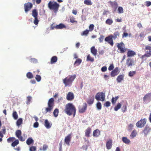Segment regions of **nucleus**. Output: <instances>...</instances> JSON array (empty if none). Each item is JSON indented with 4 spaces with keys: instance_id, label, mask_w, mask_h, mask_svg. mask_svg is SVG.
Instances as JSON below:
<instances>
[{
    "instance_id": "1",
    "label": "nucleus",
    "mask_w": 151,
    "mask_h": 151,
    "mask_svg": "<svg viewBox=\"0 0 151 151\" xmlns=\"http://www.w3.org/2000/svg\"><path fill=\"white\" fill-rule=\"evenodd\" d=\"M65 112L69 116L73 115L74 117L76 114V109L75 106L71 103H68L66 104L65 109Z\"/></svg>"
},
{
    "instance_id": "2",
    "label": "nucleus",
    "mask_w": 151,
    "mask_h": 151,
    "mask_svg": "<svg viewBox=\"0 0 151 151\" xmlns=\"http://www.w3.org/2000/svg\"><path fill=\"white\" fill-rule=\"evenodd\" d=\"M76 74L69 75L63 80V82L65 86H70L76 78Z\"/></svg>"
},
{
    "instance_id": "3",
    "label": "nucleus",
    "mask_w": 151,
    "mask_h": 151,
    "mask_svg": "<svg viewBox=\"0 0 151 151\" xmlns=\"http://www.w3.org/2000/svg\"><path fill=\"white\" fill-rule=\"evenodd\" d=\"M48 107L42 109L44 113L46 114L47 112L50 113L52 110L54 106V100L53 98L50 99L47 103Z\"/></svg>"
},
{
    "instance_id": "4",
    "label": "nucleus",
    "mask_w": 151,
    "mask_h": 151,
    "mask_svg": "<svg viewBox=\"0 0 151 151\" xmlns=\"http://www.w3.org/2000/svg\"><path fill=\"white\" fill-rule=\"evenodd\" d=\"M60 5L56 2L50 1L48 4V7L55 13H56L58 10Z\"/></svg>"
},
{
    "instance_id": "5",
    "label": "nucleus",
    "mask_w": 151,
    "mask_h": 151,
    "mask_svg": "<svg viewBox=\"0 0 151 151\" xmlns=\"http://www.w3.org/2000/svg\"><path fill=\"white\" fill-rule=\"evenodd\" d=\"M105 94L103 92H98L95 96V99L97 101H104L105 100Z\"/></svg>"
},
{
    "instance_id": "6",
    "label": "nucleus",
    "mask_w": 151,
    "mask_h": 151,
    "mask_svg": "<svg viewBox=\"0 0 151 151\" xmlns=\"http://www.w3.org/2000/svg\"><path fill=\"white\" fill-rule=\"evenodd\" d=\"M146 122L147 120L145 118L141 119L136 123V126L139 128H142L145 126L146 124Z\"/></svg>"
},
{
    "instance_id": "7",
    "label": "nucleus",
    "mask_w": 151,
    "mask_h": 151,
    "mask_svg": "<svg viewBox=\"0 0 151 151\" xmlns=\"http://www.w3.org/2000/svg\"><path fill=\"white\" fill-rule=\"evenodd\" d=\"M87 108V105L85 103L83 104L82 105H79L78 107V112L80 113H84Z\"/></svg>"
},
{
    "instance_id": "8",
    "label": "nucleus",
    "mask_w": 151,
    "mask_h": 151,
    "mask_svg": "<svg viewBox=\"0 0 151 151\" xmlns=\"http://www.w3.org/2000/svg\"><path fill=\"white\" fill-rule=\"evenodd\" d=\"M117 47L121 53H123L125 52L126 49L125 47V45L123 42L117 44Z\"/></svg>"
},
{
    "instance_id": "9",
    "label": "nucleus",
    "mask_w": 151,
    "mask_h": 151,
    "mask_svg": "<svg viewBox=\"0 0 151 151\" xmlns=\"http://www.w3.org/2000/svg\"><path fill=\"white\" fill-rule=\"evenodd\" d=\"M109 3L110 5L111 6L113 12H115L118 8V4L116 1H109Z\"/></svg>"
},
{
    "instance_id": "10",
    "label": "nucleus",
    "mask_w": 151,
    "mask_h": 151,
    "mask_svg": "<svg viewBox=\"0 0 151 151\" xmlns=\"http://www.w3.org/2000/svg\"><path fill=\"white\" fill-rule=\"evenodd\" d=\"M33 6L32 3L30 2H28L25 3L24 5V7L25 12L27 13L32 8Z\"/></svg>"
},
{
    "instance_id": "11",
    "label": "nucleus",
    "mask_w": 151,
    "mask_h": 151,
    "mask_svg": "<svg viewBox=\"0 0 151 151\" xmlns=\"http://www.w3.org/2000/svg\"><path fill=\"white\" fill-rule=\"evenodd\" d=\"M72 134L70 133L65 137L64 141L65 143L68 145H70V142L72 137Z\"/></svg>"
},
{
    "instance_id": "12",
    "label": "nucleus",
    "mask_w": 151,
    "mask_h": 151,
    "mask_svg": "<svg viewBox=\"0 0 151 151\" xmlns=\"http://www.w3.org/2000/svg\"><path fill=\"white\" fill-rule=\"evenodd\" d=\"M105 40L111 46H113V40L112 37H111L110 35L106 37L105 39Z\"/></svg>"
},
{
    "instance_id": "13",
    "label": "nucleus",
    "mask_w": 151,
    "mask_h": 151,
    "mask_svg": "<svg viewBox=\"0 0 151 151\" xmlns=\"http://www.w3.org/2000/svg\"><path fill=\"white\" fill-rule=\"evenodd\" d=\"M119 69L118 67H116L111 73V76L112 77H114L117 76L119 73Z\"/></svg>"
},
{
    "instance_id": "14",
    "label": "nucleus",
    "mask_w": 151,
    "mask_h": 151,
    "mask_svg": "<svg viewBox=\"0 0 151 151\" xmlns=\"http://www.w3.org/2000/svg\"><path fill=\"white\" fill-rule=\"evenodd\" d=\"M151 100V93L146 94L144 97L143 100L144 102H146L147 101H150Z\"/></svg>"
},
{
    "instance_id": "15",
    "label": "nucleus",
    "mask_w": 151,
    "mask_h": 151,
    "mask_svg": "<svg viewBox=\"0 0 151 151\" xmlns=\"http://www.w3.org/2000/svg\"><path fill=\"white\" fill-rule=\"evenodd\" d=\"M151 130V128L149 126L147 125L145 127L143 133H144L145 136H147Z\"/></svg>"
},
{
    "instance_id": "16",
    "label": "nucleus",
    "mask_w": 151,
    "mask_h": 151,
    "mask_svg": "<svg viewBox=\"0 0 151 151\" xmlns=\"http://www.w3.org/2000/svg\"><path fill=\"white\" fill-rule=\"evenodd\" d=\"M112 145V141L111 139H109L107 141L106 143V147L108 150L110 149Z\"/></svg>"
},
{
    "instance_id": "17",
    "label": "nucleus",
    "mask_w": 151,
    "mask_h": 151,
    "mask_svg": "<svg viewBox=\"0 0 151 151\" xmlns=\"http://www.w3.org/2000/svg\"><path fill=\"white\" fill-rule=\"evenodd\" d=\"M74 98V96L73 93L71 92H69L68 93L66 99L68 100L71 101Z\"/></svg>"
},
{
    "instance_id": "18",
    "label": "nucleus",
    "mask_w": 151,
    "mask_h": 151,
    "mask_svg": "<svg viewBox=\"0 0 151 151\" xmlns=\"http://www.w3.org/2000/svg\"><path fill=\"white\" fill-rule=\"evenodd\" d=\"M124 77V74L120 75L118 76L116 78V81L117 83H120L122 81H123Z\"/></svg>"
},
{
    "instance_id": "19",
    "label": "nucleus",
    "mask_w": 151,
    "mask_h": 151,
    "mask_svg": "<svg viewBox=\"0 0 151 151\" xmlns=\"http://www.w3.org/2000/svg\"><path fill=\"white\" fill-rule=\"evenodd\" d=\"M44 125L47 129L50 128L52 126V124L50 123L47 119H45V121Z\"/></svg>"
},
{
    "instance_id": "20",
    "label": "nucleus",
    "mask_w": 151,
    "mask_h": 151,
    "mask_svg": "<svg viewBox=\"0 0 151 151\" xmlns=\"http://www.w3.org/2000/svg\"><path fill=\"white\" fill-rule=\"evenodd\" d=\"M119 35L120 34L119 32L116 31L114 33L113 35H110L113 39L115 40L119 37Z\"/></svg>"
},
{
    "instance_id": "21",
    "label": "nucleus",
    "mask_w": 151,
    "mask_h": 151,
    "mask_svg": "<svg viewBox=\"0 0 151 151\" xmlns=\"http://www.w3.org/2000/svg\"><path fill=\"white\" fill-rule=\"evenodd\" d=\"M6 133V129L5 128L2 129L1 131H0V142L2 141V138L3 137L4 135L3 133L5 134Z\"/></svg>"
},
{
    "instance_id": "22",
    "label": "nucleus",
    "mask_w": 151,
    "mask_h": 151,
    "mask_svg": "<svg viewBox=\"0 0 151 151\" xmlns=\"http://www.w3.org/2000/svg\"><path fill=\"white\" fill-rule=\"evenodd\" d=\"M91 132V129L90 127H88L86 130L85 136L88 137H90V134Z\"/></svg>"
},
{
    "instance_id": "23",
    "label": "nucleus",
    "mask_w": 151,
    "mask_h": 151,
    "mask_svg": "<svg viewBox=\"0 0 151 151\" xmlns=\"http://www.w3.org/2000/svg\"><path fill=\"white\" fill-rule=\"evenodd\" d=\"M91 51L92 54L94 56H96L97 54V50L95 47L93 46L91 48Z\"/></svg>"
},
{
    "instance_id": "24",
    "label": "nucleus",
    "mask_w": 151,
    "mask_h": 151,
    "mask_svg": "<svg viewBox=\"0 0 151 151\" xmlns=\"http://www.w3.org/2000/svg\"><path fill=\"white\" fill-rule=\"evenodd\" d=\"M100 135V132L98 129H96L94 130L93 133V135L94 137H97Z\"/></svg>"
},
{
    "instance_id": "25",
    "label": "nucleus",
    "mask_w": 151,
    "mask_h": 151,
    "mask_svg": "<svg viewBox=\"0 0 151 151\" xmlns=\"http://www.w3.org/2000/svg\"><path fill=\"white\" fill-rule=\"evenodd\" d=\"M26 142L28 145H30L31 144H33L34 143V141L32 137H30L28 138L26 141Z\"/></svg>"
},
{
    "instance_id": "26",
    "label": "nucleus",
    "mask_w": 151,
    "mask_h": 151,
    "mask_svg": "<svg viewBox=\"0 0 151 151\" xmlns=\"http://www.w3.org/2000/svg\"><path fill=\"white\" fill-rule=\"evenodd\" d=\"M66 26L63 24L60 23L59 25H57L55 28L56 29H62L64 28H65Z\"/></svg>"
},
{
    "instance_id": "27",
    "label": "nucleus",
    "mask_w": 151,
    "mask_h": 151,
    "mask_svg": "<svg viewBox=\"0 0 151 151\" xmlns=\"http://www.w3.org/2000/svg\"><path fill=\"white\" fill-rule=\"evenodd\" d=\"M57 57L56 56H53L51 58L50 63L51 64L55 63L57 62Z\"/></svg>"
},
{
    "instance_id": "28",
    "label": "nucleus",
    "mask_w": 151,
    "mask_h": 151,
    "mask_svg": "<svg viewBox=\"0 0 151 151\" xmlns=\"http://www.w3.org/2000/svg\"><path fill=\"white\" fill-rule=\"evenodd\" d=\"M38 14L36 9H34L32 11V15L34 18L37 17Z\"/></svg>"
},
{
    "instance_id": "29",
    "label": "nucleus",
    "mask_w": 151,
    "mask_h": 151,
    "mask_svg": "<svg viewBox=\"0 0 151 151\" xmlns=\"http://www.w3.org/2000/svg\"><path fill=\"white\" fill-rule=\"evenodd\" d=\"M94 101V97H92L88 99L87 101L88 104L89 105H91L93 104Z\"/></svg>"
},
{
    "instance_id": "30",
    "label": "nucleus",
    "mask_w": 151,
    "mask_h": 151,
    "mask_svg": "<svg viewBox=\"0 0 151 151\" xmlns=\"http://www.w3.org/2000/svg\"><path fill=\"white\" fill-rule=\"evenodd\" d=\"M122 140L124 143L126 144H129L130 142V140L127 139V137H122Z\"/></svg>"
},
{
    "instance_id": "31",
    "label": "nucleus",
    "mask_w": 151,
    "mask_h": 151,
    "mask_svg": "<svg viewBox=\"0 0 151 151\" xmlns=\"http://www.w3.org/2000/svg\"><path fill=\"white\" fill-rule=\"evenodd\" d=\"M126 64L128 67L131 66L132 65V61L129 59L128 58L127 60Z\"/></svg>"
},
{
    "instance_id": "32",
    "label": "nucleus",
    "mask_w": 151,
    "mask_h": 151,
    "mask_svg": "<svg viewBox=\"0 0 151 151\" xmlns=\"http://www.w3.org/2000/svg\"><path fill=\"white\" fill-rule=\"evenodd\" d=\"M82 61L80 58L77 59L74 63V65L76 66L78 65L81 63Z\"/></svg>"
},
{
    "instance_id": "33",
    "label": "nucleus",
    "mask_w": 151,
    "mask_h": 151,
    "mask_svg": "<svg viewBox=\"0 0 151 151\" xmlns=\"http://www.w3.org/2000/svg\"><path fill=\"white\" fill-rule=\"evenodd\" d=\"M145 49L148 50L147 51V53L150 55H151V47L150 46H147L145 47Z\"/></svg>"
},
{
    "instance_id": "34",
    "label": "nucleus",
    "mask_w": 151,
    "mask_h": 151,
    "mask_svg": "<svg viewBox=\"0 0 151 151\" xmlns=\"http://www.w3.org/2000/svg\"><path fill=\"white\" fill-rule=\"evenodd\" d=\"M84 3L87 5H91L93 4L91 0H85L84 1Z\"/></svg>"
},
{
    "instance_id": "35",
    "label": "nucleus",
    "mask_w": 151,
    "mask_h": 151,
    "mask_svg": "<svg viewBox=\"0 0 151 151\" xmlns=\"http://www.w3.org/2000/svg\"><path fill=\"white\" fill-rule=\"evenodd\" d=\"M15 135L18 138L21 136L22 135L21 131L20 130H17L15 132Z\"/></svg>"
},
{
    "instance_id": "36",
    "label": "nucleus",
    "mask_w": 151,
    "mask_h": 151,
    "mask_svg": "<svg viewBox=\"0 0 151 151\" xmlns=\"http://www.w3.org/2000/svg\"><path fill=\"white\" fill-rule=\"evenodd\" d=\"M105 22L106 24L110 25L113 23V21L112 19H108L106 20Z\"/></svg>"
},
{
    "instance_id": "37",
    "label": "nucleus",
    "mask_w": 151,
    "mask_h": 151,
    "mask_svg": "<svg viewBox=\"0 0 151 151\" xmlns=\"http://www.w3.org/2000/svg\"><path fill=\"white\" fill-rule=\"evenodd\" d=\"M19 144V141L18 139H16L11 144V145L13 147H14Z\"/></svg>"
},
{
    "instance_id": "38",
    "label": "nucleus",
    "mask_w": 151,
    "mask_h": 151,
    "mask_svg": "<svg viewBox=\"0 0 151 151\" xmlns=\"http://www.w3.org/2000/svg\"><path fill=\"white\" fill-rule=\"evenodd\" d=\"M26 76L29 79L32 78L34 77L32 74L30 72H29L27 73Z\"/></svg>"
},
{
    "instance_id": "39",
    "label": "nucleus",
    "mask_w": 151,
    "mask_h": 151,
    "mask_svg": "<svg viewBox=\"0 0 151 151\" xmlns=\"http://www.w3.org/2000/svg\"><path fill=\"white\" fill-rule=\"evenodd\" d=\"M118 8V13L122 14L124 13V9L121 6H119Z\"/></svg>"
},
{
    "instance_id": "40",
    "label": "nucleus",
    "mask_w": 151,
    "mask_h": 151,
    "mask_svg": "<svg viewBox=\"0 0 151 151\" xmlns=\"http://www.w3.org/2000/svg\"><path fill=\"white\" fill-rule=\"evenodd\" d=\"M59 110L58 109H55L53 111V115L55 117H57L58 115Z\"/></svg>"
},
{
    "instance_id": "41",
    "label": "nucleus",
    "mask_w": 151,
    "mask_h": 151,
    "mask_svg": "<svg viewBox=\"0 0 151 151\" xmlns=\"http://www.w3.org/2000/svg\"><path fill=\"white\" fill-rule=\"evenodd\" d=\"M12 116L15 119H18V116L17 112L15 111H14L12 114Z\"/></svg>"
},
{
    "instance_id": "42",
    "label": "nucleus",
    "mask_w": 151,
    "mask_h": 151,
    "mask_svg": "<svg viewBox=\"0 0 151 151\" xmlns=\"http://www.w3.org/2000/svg\"><path fill=\"white\" fill-rule=\"evenodd\" d=\"M121 107V104L120 103H119L117 105L114 107V110L115 111H117Z\"/></svg>"
},
{
    "instance_id": "43",
    "label": "nucleus",
    "mask_w": 151,
    "mask_h": 151,
    "mask_svg": "<svg viewBox=\"0 0 151 151\" xmlns=\"http://www.w3.org/2000/svg\"><path fill=\"white\" fill-rule=\"evenodd\" d=\"M89 33V30L86 29L81 34L82 36H87Z\"/></svg>"
},
{
    "instance_id": "44",
    "label": "nucleus",
    "mask_w": 151,
    "mask_h": 151,
    "mask_svg": "<svg viewBox=\"0 0 151 151\" xmlns=\"http://www.w3.org/2000/svg\"><path fill=\"white\" fill-rule=\"evenodd\" d=\"M94 60V58H92L89 55H88L87 58V61H91L92 62Z\"/></svg>"
},
{
    "instance_id": "45",
    "label": "nucleus",
    "mask_w": 151,
    "mask_h": 151,
    "mask_svg": "<svg viewBox=\"0 0 151 151\" xmlns=\"http://www.w3.org/2000/svg\"><path fill=\"white\" fill-rule=\"evenodd\" d=\"M22 123V119L21 118L19 119L17 122V126H20Z\"/></svg>"
},
{
    "instance_id": "46",
    "label": "nucleus",
    "mask_w": 151,
    "mask_h": 151,
    "mask_svg": "<svg viewBox=\"0 0 151 151\" xmlns=\"http://www.w3.org/2000/svg\"><path fill=\"white\" fill-rule=\"evenodd\" d=\"M70 21L71 23L77 22V21L75 20V18L73 17H70Z\"/></svg>"
},
{
    "instance_id": "47",
    "label": "nucleus",
    "mask_w": 151,
    "mask_h": 151,
    "mask_svg": "<svg viewBox=\"0 0 151 151\" xmlns=\"http://www.w3.org/2000/svg\"><path fill=\"white\" fill-rule=\"evenodd\" d=\"M32 98L30 96H28L27 97L26 104H30V102L31 101Z\"/></svg>"
},
{
    "instance_id": "48",
    "label": "nucleus",
    "mask_w": 151,
    "mask_h": 151,
    "mask_svg": "<svg viewBox=\"0 0 151 151\" xmlns=\"http://www.w3.org/2000/svg\"><path fill=\"white\" fill-rule=\"evenodd\" d=\"M118 96L116 97L115 98L112 97L111 99L112 103L114 104H115L117 100L118 99Z\"/></svg>"
},
{
    "instance_id": "49",
    "label": "nucleus",
    "mask_w": 151,
    "mask_h": 151,
    "mask_svg": "<svg viewBox=\"0 0 151 151\" xmlns=\"http://www.w3.org/2000/svg\"><path fill=\"white\" fill-rule=\"evenodd\" d=\"M15 139L14 137H10L7 139V141L8 142H12Z\"/></svg>"
},
{
    "instance_id": "50",
    "label": "nucleus",
    "mask_w": 151,
    "mask_h": 151,
    "mask_svg": "<svg viewBox=\"0 0 151 151\" xmlns=\"http://www.w3.org/2000/svg\"><path fill=\"white\" fill-rule=\"evenodd\" d=\"M96 107L97 109L99 110H100L101 109V104L100 102H99L96 104Z\"/></svg>"
},
{
    "instance_id": "51",
    "label": "nucleus",
    "mask_w": 151,
    "mask_h": 151,
    "mask_svg": "<svg viewBox=\"0 0 151 151\" xmlns=\"http://www.w3.org/2000/svg\"><path fill=\"white\" fill-rule=\"evenodd\" d=\"M104 37V35H100V37L99 38L100 43L103 42Z\"/></svg>"
},
{
    "instance_id": "52",
    "label": "nucleus",
    "mask_w": 151,
    "mask_h": 151,
    "mask_svg": "<svg viewBox=\"0 0 151 151\" xmlns=\"http://www.w3.org/2000/svg\"><path fill=\"white\" fill-rule=\"evenodd\" d=\"M35 79L37 82H39L40 81L41 78L40 76L36 75Z\"/></svg>"
},
{
    "instance_id": "53",
    "label": "nucleus",
    "mask_w": 151,
    "mask_h": 151,
    "mask_svg": "<svg viewBox=\"0 0 151 151\" xmlns=\"http://www.w3.org/2000/svg\"><path fill=\"white\" fill-rule=\"evenodd\" d=\"M30 61L32 63H36L37 62V60L35 58H32L30 59Z\"/></svg>"
},
{
    "instance_id": "54",
    "label": "nucleus",
    "mask_w": 151,
    "mask_h": 151,
    "mask_svg": "<svg viewBox=\"0 0 151 151\" xmlns=\"http://www.w3.org/2000/svg\"><path fill=\"white\" fill-rule=\"evenodd\" d=\"M29 150L30 151H36V147L35 146H32L30 147Z\"/></svg>"
},
{
    "instance_id": "55",
    "label": "nucleus",
    "mask_w": 151,
    "mask_h": 151,
    "mask_svg": "<svg viewBox=\"0 0 151 151\" xmlns=\"http://www.w3.org/2000/svg\"><path fill=\"white\" fill-rule=\"evenodd\" d=\"M34 23L35 25H37L38 24L39 20L38 19L37 17L34 18Z\"/></svg>"
},
{
    "instance_id": "56",
    "label": "nucleus",
    "mask_w": 151,
    "mask_h": 151,
    "mask_svg": "<svg viewBox=\"0 0 151 151\" xmlns=\"http://www.w3.org/2000/svg\"><path fill=\"white\" fill-rule=\"evenodd\" d=\"M94 27V26L93 24H90L89 26V31H92Z\"/></svg>"
},
{
    "instance_id": "57",
    "label": "nucleus",
    "mask_w": 151,
    "mask_h": 151,
    "mask_svg": "<svg viewBox=\"0 0 151 151\" xmlns=\"http://www.w3.org/2000/svg\"><path fill=\"white\" fill-rule=\"evenodd\" d=\"M48 148V146L46 145H44L43 146L42 150L43 151L46 150Z\"/></svg>"
},
{
    "instance_id": "58",
    "label": "nucleus",
    "mask_w": 151,
    "mask_h": 151,
    "mask_svg": "<svg viewBox=\"0 0 151 151\" xmlns=\"http://www.w3.org/2000/svg\"><path fill=\"white\" fill-rule=\"evenodd\" d=\"M104 106L108 107L110 106V103L109 101H107L104 104Z\"/></svg>"
},
{
    "instance_id": "59",
    "label": "nucleus",
    "mask_w": 151,
    "mask_h": 151,
    "mask_svg": "<svg viewBox=\"0 0 151 151\" xmlns=\"http://www.w3.org/2000/svg\"><path fill=\"white\" fill-rule=\"evenodd\" d=\"M107 70V68L106 66H103L101 68V70L102 72H103L106 71Z\"/></svg>"
},
{
    "instance_id": "60",
    "label": "nucleus",
    "mask_w": 151,
    "mask_h": 151,
    "mask_svg": "<svg viewBox=\"0 0 151 151\" xmlns=\"http://www.w3.org/2000/svg\"><path fill=\"white\" fill-rule=\"evenodd\" d=\"M137 134V132L136 130H134L133 131V137H135L136 136Z\"/></svg>"
},
{
    "instance_id": "61",
    "label": "nucleus",
    "mask_w": 151,
    "mask_h": 151,
    "mask_svg": "<svg viewBox=\"0 0 151 151\" xmlns=\"http://www.w3.org/2000/svg\"><path fill=\"white\" fill-rule=\"evenodd\" d=\"M114 68V66L113 64L110 65L108 68V69L109 70H112Z\"/></svg>"
},
{
    "instance_id": "62",
    "label": "nucleus",
    "mask_w": 151,
    "mask_h": 151,
    "mask_svg": "<svg viewBox=\"0 0 151 151\" xmlns=\"http://www.w3.org/2000/svg\"><path fill=\"white\" fill-rule=\"evenodd\" d=\"M20 141H24L25 140V139L24 138H23V137L21 135V136H19V137H18Z\"/></svg>"
},
{
    "instance_id": "63",
    "label": "nucleus",
    "mask_w": 151,
    "mask_h": 151,
    "mask_svg": "<svg viewBox=\"0 0 151 151\" xmlns=\"http://www.w3.org/2000/svg\"><path fill=\"white\" fill-rule=\"evenodd\" d=\"M128 57L131 56H132V50L129 51L127 54Z\"/></svg>"
},
{
    "instance_id": "64",
    "label": "nucleus",
    "mask_w": 151,
    "mask_h": 151,
    "mask_svg": "<svg viewBox=\"0 0 151 151\" xmlns=\"http://www.w3.org/2000/svg\"><path fill=\"white\" fill-rule=\"evenodd\" d=\"M146 5L147 6H149L151 5V2L150 1H147L145 2Z\"/></svg>"
}]
</instances>
